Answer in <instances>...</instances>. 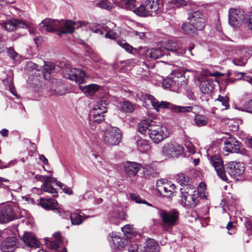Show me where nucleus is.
Masks as SVG:
<instances>
[{
  "label": "nucleus",
  "instance_id": "4be33fe9",
  "mask_svg": "<svg viewBox=\"0 0 252 252\" xmlns=\"http://www.w3.org/2000/svg\"><path fill=\"white\" fill-rule=\"evenodd\" d=\"M143 177L145 179H151L157 178L159 175L156 168L151 165H147L143 167Z\"/></svg>",
  "mask_w": 252,
  "mask_h": 252
},
{
  "label": "nucleus",
  "instance_id": "603ef678",
  "mask_svg": "<svg viewBox=\"0 0 252 252\" xmlns=\"http://www.w3.org/2000/svg\"><path fill=\"white\" fill-rule=\"evenodd\" d=\"M54 211L56 213H58L62 218H64L66 216V212L59 206V204Z\"/></svg>",
  "mask_w": 252,
  "mask_h": 252
},
{
  "label": "nucleus",
  "instance_id": "052dcab7",
  "mask_svg": "<svg viewBox=\"0 0 252 252\" xmlns=\"http://www.w3.org/2000/svg\"><path fill=\"white\" fill-rule=\"evenodd\" d=\"M246 20L248 28L252 30V13L246 18Z\"/></svg>",
  "mask_w": 252,
  "mask_h": 252
},
{
  "label": "nucleus",
  "instance_id": "4468645a",
  "mask_svg": "<svg viewBox=\"0 0 252 252\" xmlns=\"http://www.w3.org/2000/svg\"><path fill=\"white\" fill-rule=\"evenodd\" d=\"M8 31H13L18 28L26 29L28 25L25 22L19 19L9 20L6 22H3L1 25Z\"/></svg>",
  "mask_w": 252,
  "mask_h": 252
},
{
  "label": "nucleus",
  "instance_id": "c756f323",
  "mask_svg": "<svg viewBox=\"0 0 252 252\" xmlns=\"http://www.w3.org/2000/svg\"><path fill=\"white\" fill-rule=\"evenodd\" d=\"M175 105L171 104L168 102L161 101V102H159L158 101H157L156 102H154L153 103V107L154 108L158 111L159 108L161 109H169L171 110L173 112H174V107Z\"/></svg>",
  "mask_w": 252,
  "mask_h": 252
},
{
  "label": "nucleus",
  "instance_id": "49530a36",
  "mask_svg": "<svg viewBox=\"0 0 252 252\" xmlns=\"http://www.w3.org/2000/svg\"><path fill=\"white\" fill-rule=\"evenodd\" d=\"M232 63L235 65L244 66L247 63V59L244 57L235 58L233 60Z\"/></svg>",
  "mask_w": 252,
  "mask_h": 252
},
{
  "label": "nucleus",
  "instance_id": "a18cd8bd",
  "mask_svg": "<svg viewBox=\"0 0 252 252\" xmlns=\"http://www.w3.org/2000/svg\"><path fill=\"white\" fill-rule=\"evenodd\" d=\"M108 104L107 101L101 100L97 102L95 108H98L99 110H102L101 113H105L107 112V105Z\"/></svg>",
  "mask_w": 252,
  "mask_h": 252
},
{
  "label": "nucleus",
  "instance_id": "c85d7f7f",
  "mask_svg": "<svg viewBox=\"0 0 252 252\" xmlns=\"http://www.w3.org/2000/svg\"><path fill=\"white\" fill-rule=\"evenodd\" d=\"M99 87L97 84H91L83 87L82 89L87 96H92L99 90Z\"/></svg>",
  "mask_w": 252,
  "mask_h": 252
},
{
  "label": "nucleus",
  "instance_id": "9d476101",
  "mask_svg": "<svg viewBox=\"0 0 252 252\" xmlns=\"http://www.w3.org/2000/svg\"><path fill=\"white\" fill-rule=\"evenodd\" d=\"M187 189L184 188L180 189L182 203L184 206L190 208H194L198 202V196L196 194L189 193Z\"/></svg>",
  "mask_w": 252,
  "mask_h": 252
},
{
  "label": "nucleus",
  "instance_id": "cd10ccee",
  "mask_svg": "<svg viewBox=\"0 0 252 252\" xmlns=\"http://www.w3.org/2000/svg\"><path fill=\"white\" fill-rule=\"evenodd\" d=\"M134 139L136 141L138 150L141 152H145L150 147L147 140L142 139L139 136H135Z\"/></svg>",
  "mask_w": 252,
  "mask_h": 252
},
{
  "label": "nucleus",
  "instance_id": "13d9d810",
  "mask_svg": "<svg viewBox=\"0 0 252 252\" xmlns=\"http://www.w3.org/2000/svg\"><path fill=\"white\" fill-rule=\"evenodd\" d=\"M245 109L247 112L252 113V99L246 104Z\"/></svg>",
  "mask_w": 252,
  "mask_h": 252
},
{
  "label": "nucleus",
  "instance_id": "338daca9",
  "mask_svg": "<svg viewBox=\"0 0 252 252\" xmlns=\"http://www.w3.org/2000/svg\"><path fill=\"white\" fill-rule=\"evenodd\" d=\"M102 111L99 109L98 108H94L93 109V117L99 115H103L104 113H101Z\"/></svg>",
  "mask_w": 252,
  "mask_h": 252
},
{
  "label": "nucleus",
  "instance_id": "0e129e2a",
  "mask_svg": "<svg viewBox=\"0 0 252 252\" xmlns=\"http://www.w3.org/2000/svg\"><path fill=\"white\" fill-rule=\"evenodd\" d=\"M132 32L134 35L138 36L141 39H143L145 36V34L143 32H138L136 31H133Z\"/></svg>",
  "mask_w": 252,
  "mask_h": 252
},
{
  "label": "nucleus",
  "instance_id": "3c124183",
  "mask_svg": "<svg viewBox=\"0 0 252 252\" xmlns=\"http://www.w3.org/2000/svg\"><path fill=\"white\" fill-rule=\"evenodd\" d=\"M122 230L127 237H128L131 234L132 229L129 225H126L122 228Z\"/></svg>",
  "mask_w": 252,
  "mask_h": 252
},
{
  "label": "nucleus",
  "instance_id": "864d4df0",
  "mask_svg": "<svg viewBox=\"0 0 252 252\" xmlns=\"http://www.w3.org/2000/svg\"><path fill=\"white\" fill-rule=\"evenodd\" d=\"M9 90L11 93L14 96L18 97L17 93L16 91L13 81H10L8 85Z\"/></svg>",
  "mask_w": 252,
  "mask_h": 252
},
{
  "label": "nucleus",
  "instance_id": "ddd939ff",
  "mask_svg": "<svg viewBox=\"0 0 252 252\" xmlns=\"http://www.w3.org/2000/svg\"><path fill=\"white\" fill-rule=\"evenodd\" d=\"M17 247L18 240L15 237H7L0 245L2 252H14Z\"/></svg>",
  "mask_w": 252,
  "mask_h": 252
},
{
  "label": "nucleus",
  "instance_id": "4d7b16f0",
  "mask_svg": "<svg viewBox=\"0 0 252 252\" xmlns=\"http://www.w3.org/2000/svg\"><path fill=\"white\" fill-rule=\"evenodd\" d=\"M104 117L105 115H99L93 117V119L94 122L97 123H100L104 121Z\"/></svg>",
  "mask_w": 252,
  "mask_h": 252
},
{
  "label": "nucleus",
  "instance_id": "0eeeda50",
  "mask_svg": "<svg viewBox=\"0 0 252 252\" xmlns=\"http://www.w3.org/2000/svg\"><path fill=\"white\" fill-rule=\"evenodd\" d=\"M19 215L11 204L2 206L0 210V223H5L17 219Z\"/></svg>",
  "mask_w": 252,
  "mask_h": 252
},
{
  "label": "nucleus",
  "instance_id": "774afa93",
  "mask_svg": "<svg viewBox=\"0 0 252 252\" xmlns=\"http://www.w3.org/2000/svg\"><path fill=\"white\" fill-rule=\"evenodd\" d=\"M237 81V79L235 78H228L224 80V83L227 85L229 83H234Z\"/></svg>",
  "mask_w": 252,
  "mask_h": 252
},
{
  "label": "nucleus",
  "instance_id": "f257e3e1",
  "mask_svg": "<svg viewBox=\"0 0 252 252\" xmlns=\"http://www.w3.org/2000/svg\"><path fill=\"white\" fill-rule=\"evenodd\" d=\"M41 28L49 32L59 31L62 33H72L79 27L75 22L72 20H62L58 21L52 19H45L40 24Z\"/></svg>",
  "mask_w": 252,
  "mask_h": 252
},
{
  "label": "nucleus",
  "instance_id": "c03bdc74",
  "mask_svg": "<svg viewBox=\"0 0 252 252\" xmlns=\"http://www.w3.org/2000/svg\"><path fill=\"white\" fill-rule=\"evenodd\" d=\"M158 247V243L153 239H149L147 241L146 246L145 248H148L150 250H157Z\"/></svg>",
  "mask_w": 252,
  "mask_h": 252
},
{
  "label": "nucleus",
  "instance_id": "7c9ffc66",
  "mask_svg": "<svg viewBox=\"0 0 252 252\" xmlns=\"http://www.w3.org/2000/svg\"><path fill=\"white\" fill-rule=\"evenodd\" d=\"M120 109L126 113H131L134 110V105L128 100L120 103Z\"/></svg>",
  "mask_w": 252,
  "mask_h": 252
},
{
  "label": "nucleus",
  "instance_id": "6e6552de",
  "mask_svg": "<svg viewBox=\"0 0 252 252\" xmlns=\"http://www.w3.org/2000/svg\"><path fill=\"white\" fill-rule=\"evenodd\" d=\"M210 164L216 170L218 176L223 181L228 180L226 175L225 174V164L224 165L222 158L218 155L212 156L209 159Z\"/></svg>",
  "mask_w": 252,
  "mask_h": 252
},
{
  "label": "nucleus",
  "instance_id": "2eb2a0df",
  "mask_svg": "<svg viewBox=\"0 0 252 252\" xmlns=\"http://www.w3.org/2000/svg\"><path fill=\"white\" fill-rule=\"evenodd\" d=\"M109 236L111 238L112 247L116 250L121 251L127 244V239L118 236L115 233L112 232Z\"/></svg>",
  "mask_w": 252,
  "mask_h": 252
},
{
  "label": "nucleus",
  "instance_id": "37998d69",
  "mask_svg": "<svg viewBox=\"0 0 252 252\" xmlns=\"http://www.w3.org/2000/svg\"><path fill=\"white\" fill-rule=\"evenodd\" d=\"M118 44L125 49L126 51L129 53H132L133 47L129 44L125 40H119L117 41Z\"/></svg>",
  "mask_w": 252,
  "mask_h": 252
},
{
  "label": "nucleus",
  "instance_id": "20e7f679",
  "mask_svg": "<svg viewBox=\"0 0 252 252\" xmlns=\"http://www.w3.org/2000/svg\"><path fill=\"white\" fill-rule=\"evenodd\" d=\"M149 135L150 138L155 143H159L163 141L166 137L164 131L166 128L160 123L154 122L153 125L150 126Z\"/></svg>",
  "mask_w": 252,
  "mask_h": 252
},
{
  "label": "nucleus",
  "instance_id": "b1692460",
  "mask_svg": "<svg viewBox=\"0 0 252 252\" xmlns=\"http://www.w3.org/2000/svg\"><path fill=\"white\" fill-rule=\"evenodd\" d=\"M214 86L213 80L212 79L207 78L201 82L200 88L203 93L208 94L212 92Z\"/></svg>",
  "mask_w": 252,
  "mask_h": 252
},
{
  "label": "nucleus",
  "instance_id": "bf43d9fd",
  "mask_svg": "<svg viewBox=\"0 0 252 252\" xmlns=\"http://www.w3.org/2000/svg\"><path fill=\"white\" fill-rule=\"evenodd\" d=\"M145 98L151 101V102L153 106V103L154 102H156L157 101V100L155 98V97L153 95H152L149 94H145Z\"/></svg>",
  "mask_w": 252,
  "mask_h": 252
},
{
  "label": "nucleus",
  "instance_id": "423d86ee",
  "mask_svg": "<svg viewBox=\"0 0 252 252\" xmlns=\"http://www.w3.org/2000/svg\"><path fill=\"white\" fill-rule=\"evenodd\" d=\"M122 137V133L119 128L112 127L105 131L103 141L105 144L115 146L119 144Z\"/></svg>",
  "mask_w": 252,
  "mask_h": 252
},
{
  "label": "nucleus",
  "instance_id": "473e14b6",
  "mask_svg": "<svg viewBox=\"0 0 252 252\" xmlns=\"http://www.w3.org/2000/svg\"><path fill=\"white\" fill-rule=\"evenodd\" d=\"M132 11L141 17H146L150 15V13H148L144 3L139 5L138 7L136 5Z\"/></svg>",
  "mask_w": 252,
  "mask_h": 252
},
{
  "label": "nucleus",
  "instance_id": "5fc2aeb1",
  "mask_svg": "<svg viewBox=\"0 0 252 252\" xmlns=\"http://www.w3.org/2000/svg\"><path fill=\"white\" fill-rule=\"evenodd\" d=\"M27 66L28 67L31 68L32 69H35L37 71L40 70V66H39L36 63H35L31 62H30L27 63Z\"/></svg>",
  "mask_w": 252,
  "mask_h": 252
},
{
  "label": "nucleus",
  "instance_id": "f704fd0d",
  "mask_svg": "<svg viewBox=\"0 0 252 252\" xmlns=\"http://www.w3.org/2000/svg\"><path fill=\"white\" fill-rule=\"evenodd\" d=\"M78 72L76 73V75H74L71 80L75 81L78 84H82L85 82V78L87 77L85 71L82 69H77Z\"/></svg>",
  "mask_w": 252,
  "mask_h": 252
},
{
  "label": "nucleus",
  "instance_id": "8fccbe9b",
  "mask_svg": "<svg viewBox=\"0 0 252 252\" xmlns=\"http://www.w3.org/2000/svg\"><path fill=\"white\" fill-rule=\"evenodd\" d=\"M7 52L8 56L12 60H15L18 55V53L14 50L13 47L8 48Z\"/></svg>",
  "mask_w": 252,
  "mask_h": 252
},
{
  "label": "nucleus",
  "instance_id": "09e8293b",
  "mask_svg": "<svg viewBox=\"0 0 252 252\" xmlns=\"http://www.w3.org/2000/svg\"><path fill=\"white\" fill-rule=\"evenodd\" d=\"M129 252H146L145 247H143V250L140 249L137 244L131 245L128 248Z\"/></svg>",
  "mask_w": 252,
  "mask_h": 252
},
{
  "label": "nucleus",
  "instance_id": "dca6fc26",
  "mask_svg": "<svg viewBox=\"0 0 252 252\" xmlns=\"http://www.w3.org/2000/svg\"><path fill=\"white\" fill-rule=\"evenodd\" d=\"M44 180V182L41 186L43 190L51 193L53 197H57L58 196V192L56 189L53 187V185L56 184L57 180L49 176H47Z\"/></svg>",
  "mask_w": 252,
  "mask_h": 252
},
{
  "label": "nucleus",
  "instance_id": "39448f33",
  "mask_svg": "<svg viewBox=\"0 0 252 252\" xmlns=\"http://www.w3.org/2000/svg\"><path fill=\"white\" fill-rule=\"evenodd\" d=\"M245 169L243 162L231 161L225 164V174L227 173L232 179L238 180Z\"/></svg>",
  "mask_w": 252,
  "mask_h": 252
},
{
  "label": "nucleus",
  "instance_id": "58836bf2",
  "mask_svg": "<svg viewBox=\"0 0 252 252\" xmlns=\"http://www.w3.org/2000/svg\"><path fill=\"white\" fill-rule=\"evenodd\" d=\"M130 197L132 200L135 201L137 203H143L149 206H152V204L148 202L145 200H143L141 197L136 193H130Z\"/></svg>",
  "mask_w": 252,
  "mask_h": 252
},
{
  "label": "nucleus",
  "instance_id": "6e6d98bb",
  "mask_svg": "<svg viewBox=\"0 0 252 252\" xmlns=\"http://www.w3.org/2000/svg\"><path fill=\"white\" fill-rule=\"evenodd\" d=\"M61 241L55 240L50 243V247L52 249L57 250L59 248V244Z\"/></svg>",
  "mask_w": 252,
  "mask_h": 252
},
{
  "label": "nucleus",
  "instance_id": "a878e982",
  "mask_svg": "<svg viewBox=\"0 0 252 252\" xmlns=\"http://www.w3.org/2000/svg\"><path fill=\"white\" fill-rule=\"evenodd\" d=\"M159 0H146L144 4L150 13V15H152L153 13H155L159 8Z\"/></svg>",
  "mask_w": 252,
  "mask_h": 252
},
{
  "label": "nucleus",
  "instance_id": "a19ab883",
  "mask_svg": "<svg viewBox=\"0 0 252 252\" xmlns=\"http://www.w3.org/2000/svg\"><path fill=\"white\" fill-rule=\"evenodd\" d=\"M135 2V0H122V3L124 8L132 11L136 6Z\"/></svg>",
  "mask_w": 252,
  "mask_h": 252
},
{
  "label": "nucleus",
  "instance_id": "412c9836",
  "mask_svg": "<svg viewBox=\"0 0 252 252\" xmlns=\"http://www.w3.org/2000/svg\"><path fill=\"white\" fill-rule=\"evenodd\" d=\"M40 206L46 210L54 211L58 206L57 201L54 198L46 199L45 198H41L39 201Z\"/></svg>",
  "mask_w": 252,
  "mask_h": 252
},
{
  "label": "nucleus",
  "instance_id": "393cba45",
  "mask_svg": "<svg viewBox=\"0 0 252 252\" xmlns=\"http://www.w3.org/2000/svg\"><path fill=\"white\" fill-rule=\"evenodd\" d=\"M154 121L150 119H144L138 123V131L142 134L145 135L148 131L149 134L150 126L153 125Z\"/></svg>",
  "mask_w": 252,
  "mask_h": 252
},
{
  "label": "nucleus",
  "instance_id": "de8ad7c7",
  "mask_svg": "<svg viewBox=\"0 0 252 252\" xmlns=\"http://www.w3.org/2000/svg\"><path fill=\"white\" fill-rule=\"evenodd\" d=\"M170 3L173 7L179 8L186 5L187 1L186 0H171Z\"/></svg>",
  "mask_w": 252,
  "mask_h": 252
},
{
  "label": "nucleus",
  "instance_id": "e433bc0d",
  "mask_svg": "<svg viewBox=\"0 0 252 252\" xmlns=\"http://www.w3.org/2000/svg\"><path fill=\"white\" fill-rule=\"evenodd\" d=\"M69 216L71 223L73 225L81 224L83 221L82 216L79 214L72 213Z\"/></svg>",
  "mask_w": 252,
  "mask_h": 252
},
{
  "label": "nucleus",
  "instance_id": "4c0bfd02",
  "mask_svg": "<svg viewBox=\"0 0 252 252\" xmlns=\"http://www.w3.org/2000/svg\"><path fill=\"white\" fill-rule=\"evenodd\" d=\"M174 113H188L192 111L193 107L191 106H181L175 105L173 106Z\"/></svg>",
  "mask_w": 252,
  "mask_h": 252
},
{
  "label": "nucleus",
  "instance_id": "f03ea898",
  "mask_svg": "<svg viewBox=\"0 0 252 252\" xmlns=\"http://www.w3.org/2000/svg\"><path fill=\"white\" fill-rule=\"evenodd\" d=\"M189 23L182 24V28L185 33L192 36L197 34L198 31L203 30L206 25V21L203 14L199 11H194L188 14Z\"/></svg>",
  "mask_w": 252,
  "mask_h": 252
},
{
  "label": "nucleus",
  "instance_id": "f8f14e48",
  "mask_svg": "<svg viewBox=\"0 0 252 252\" xmlns=\"http://www.w3.org/2000/svg\"><path fill=\"white\" fill-rule=\"evenodd\" d=\"M223 151L227 153H238L240 151L241 143L235 138L229 137L224 143Z\"/></svg>",
  "mask_w": 252,
  "mask_h": 252
},
{
  "label": "nucleus",
  "instance_id": "e2e57ef3",
  "mask_svg": "<svg viewBox=\"0 0 252 252\" xmlns=\"http://www.w3.org/2000/svg\"><path fill=\"white\" fill-rule=\"evenodd\" d=\"M99 5L100 7L104 9H108L109 8V6L108 5V3L106 1H105L104 0H101L100 1H99Z\"/></svg>",
  "mask_w": 252,
  "mask_h": 252
},
{
  "label": "nucleus",
  "instance_id": "72a5a7b5",
  "mask_svg": "<svg viewBox=\"0 0 252 252\" xmlns=\"http://www.w3.org/2000/svg\"><path fill=\"white\" fill-rule=\"evenodd\" d=\"M208 118L203 115L196 114L194 119V122L198 126H206L208 123Z\"/></svg>",
  "mask_w": 252,
  "mask_h": 252
},
{
  "label": "nucleus",
  "instance_id": "2f4dec72",
  "mask_svg": "<svg viewBox=\"0 0 252 252\" xmlns=\"http://www.w3.org/2000/svg\"><path fill=\"white\" fill-rule=\"evenodd\" d=\"M55 66L52 63L45 64L43 66L42 70L43 75L46 80H49L51 78V74L54 72Z\"/></svg>",
  "mask_w": 252,
  "mask_h": 252
},
{
  "label": "nucleus",
  "instance_id": "7ed1b4c3",
  "mask_svg": "<svg viewBox=\"0 0 252 252\" xmlns=\"http://www.w3.org/2000/svg\"><path fill=\"white\" fill-rule=\"evenodd\" d=\"M158 214L161 220V226L163 230L168 231L178 224L180 213L177 209L169 211L159 209Z\"/></svg>",
  "mask_w": 252,
  "mask_h": 252
},
{
  "label": "nucleus",
  "instance_id": "aec40b11",
  "mask_svg": "<svg viewBox=\"0 0 252 252\" xmlns=\"http://www.w3.org/2000/svg\"><path fill=\"white\" fill-rule=\"evenodd\" d=\"M158 186V191L165 197H171L175 189V185L174 184H171V183H166L164 185Z\"/></svg>",
  "mask_w": 252,
  "mask_h": 252
},
{
  "label": "nucleus",
  "instance_id": "9b49d317",
  "mask_svg": "<svg viewBox=\"0 0 252 252\" xmlns=\"http://www.w3.org/2000/svg\"><path fill=\"white\" fill-rule=\"evenodd\" d=\"M244 11L242 9L231 8L229 10V23L237 27L241 24L244 18Z\"/></svg>",
  "mask_w": 252,
  "mask_h": 252
},
{
  "label": "nucleus",
  "instance_id": "bb28decb",
  "mask_svg": "<svg viewBox=\"0 0 252 252\" xmlns=\"http://www.w3.org/2000/svg\"><path fill=\"white\" fill-rule=\"evenodd\" d=\"M166 55V49L163 47L152 49L149 56L151 59L156 60Z\"/></svg>",
  "mask_w": 252,
  "mask_h": 252
},
{
  "label": "nucleus",
  "instance_id": "79ce46f5",
  "mask_svg": "<svg viewBox=\"0 0 252 252\" xmlns=\"http://www.w3.org/2000/svg\"><path fill=\"white\" fill-rule=\"evenodd\" d=\"M177 79H178L177 77L164 79L162 81V85L165 88H169L175 84L176 81L179 82V80H177Z\"/></svg>",
  "mask_w": 252,
  "mask_h": 252
},
{
  "label": "nucleus",
  "instance_id": "1a4fd4ad",
  "mask_svg": "<svg viewBox=\"0 0 252 252\" xmlns=\"http://www.w3.org/2000/svg\"><path fill=\"white\" fill-rule=\"evenodd\" d=\"M184 147L175 142H168L162 147V154L167 157H177L182 155L184 152Z\"/></svg>",
  "mask_w": 252,
  "mask_h": 252
},
{
  "label": "nucleus",
  "instance_id": "a211bd4d",
  "mask_svg": "<svg viewBox=\"0 0 252 252\" xmlns=\"http://www.w3.org/2000/svg\"><path fill=\"white\" fill-rule=\"evenodd\" d=\"M141 167V164L131 161H127L124 166L126 174L130 177H134L139 172Z\"/></svg>",
  "mask_w": 252,
  "mask_h": 252
},
{
  "label": "nucleus",
  "instance_id": "c9c22d12",
  "mask_svg": "<svg viewBox=\"0 0 252 252\" xmlns=\"http://www.w3.org/2000/svg\"><path fill=\"white\" fill-rule=\"evenodd\" d=\"M77 72H79L76 68L66 67L63 72V75L64 78L71 80Z\"/></svg>",
  "mask_w": 252,
  "mask_h": 252
},
{
  "label": "nucleus",
  "instance_id": "5701e85b",
  "mask_svg": "<svg viewBox=\"0 0 252 252\" xmlns=\"http://www.w3.org/2000/svg\"><path fill=\"white\" fill-rule=\"evenodd\" d=\"M176 179L178 183H179L184 189H189L191 190L193 189L192 185L190 184V180L188 176L183 173H179L176 176Z\"/></svg>",
  "mask_w": 252,
  "mask_h": 252
},
{
  "label": "nucleus",
  "instance_id": "ea45409f",
  "mask_svg": "<svg viewBox=\"0 0 252 252\" xmlns=\"http://www.w3.org/2000/svg\"><path fill=\"white\" fill-rule=\"evenodd\" d=\"M216 101H218L221 103V105L223 107L222 109H227L229 107V97L225 96H221L219 95L218 98L215 100Z\"/></svg>",
  "mask_w": 252,
  "mask_h": 252
},
{
  "label": "nucleus",
  "instance_id": "69168bd1",
  "mask_svg": "<svg viewBox=\"0 0 252 252\" xmlns=\"http://www.w3.org/2000/svg\"><path fill=\"white\" fill-rule=\"evenodd\" d=\"M234 75L237 77V80H241L242 78L244 76L245 74L244 72H240L238 71H234L233 73Z\"/></svg>",
  "mask_w": 252,
  "mask_h": 252
},
{
  "label": "nucleus",
  "instance_id": "f3484780",
  "mask_svg": "<svg viewBox=\"0 0 252 252\" xmlns=\"http://www.w3.org/2000/svg\"><path fill=\"white\" fill-rule=\"evenodd\" d=\"M164 48L166 49V55L169 52H171L176 55H181L186 53V49L180 47L176 42L172 41H168Z\"/></svg>",
  "mask_w": 252,
  "mask_h": 252
},
{
  "label": "nucleus",
  "instance_id": "6ab92c4d",
  "mask_svg": "<svg viewBox=\"0 0 252 252\" xmlns=\"http://www.w3.org/2000/svg\"><path fill=\"white\" fill-rule=\"evenodd\" d=\"M21 239L29 247L38 248L40 246V242L32 233H25L24 235L21 238Z\"/></svg>",
  "mask_w": 252,
  "mask_h": 252
},
{
  "label": "nucleus",
  "instance_id": "680f3d73",
  "mask_svg": "<svg viewBox=\"0 0 252 252\" xmlns=\"http://www.w3.org/2000/svg\"><path fill=\"white\" fill-rule=\"evenodd\" d=\"M66 194H72L73 191L70 188H68L66 185H64L63 186V189H61Z\"/></svg>",
  "mask_w": 252,
  "mask_h": 252
}]
</instances>
